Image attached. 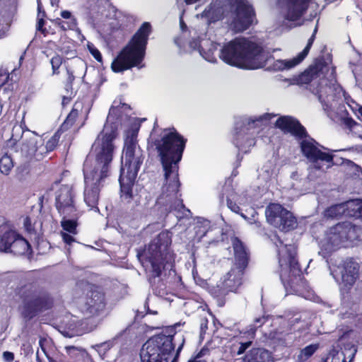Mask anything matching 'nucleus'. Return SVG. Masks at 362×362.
<instances>
[{"instance_id":"nucleus-1","label":"nucleus","mask_w":362,"mask_h":362,"mask_svg":"<svg viewBox=\"0 0 362 362\" xmlns=\"http://www.w3.org/2000/svg\"><path fill=\"white\" fill-rule=\"evenodd\" d=\"M116 109L112 107L107 117V123L92 146L95 154L93 160L88 156L83 164L84 202L95 212L99 211L98 204L103 182L109 175L110 165L113 158V140L116 137V127H110L109 122L114 119L113 114Z\"/></svg>"},{"instance_id":"nucleus-2","label":"nucleus","mask_w":362,"mask_h":362,"mask_svg":"<svg viewBox=\"0 0 362 362\" xmlns=\"http://www.w3.org/2000/svg\"><path fill=\"white\" fill-rule=\"evenodd\" d=\"M186 141L175 130L165 129L154 140L165 172V184L161 189L156 204L165 207V211L182 210L189 212L178 197V163L180 161Z\"/></svg>"},{"instance_id":"nucleus-3","label":"nucleus","mask_w":362,"mask_h":362,"mask_svg":"<svg viewBox=\"0 0 362 362\" xmlns=\"http://www.w3.org/2000/svg\"><path fill=\"white\" fill-rule=\"evenodd\" d=\"M138 132V127H132L127 131L124 139L119 181L121 197L127 202L134 198L133 187L144 160V151L137 144Z\"/></svg>"},{"instance_id":"nucleus-4","label":"nucleus","mask_w":362,"mask_h":362,"mask_svg":"<svg viewBox=\"0 0 362 362\" xmlns=\"http://www.w3.org/2000/svg\"><path fill=\"white\" fill-rule=\"evenodd\" d=\"M275 125L284 132H289L302 139L301 151L311 163V170L315 169L324 171L325 168L331 167L333 163V156L329 153V150L309 137L305 129L296 119L290 116H282L276 121Z\"/></svg>"},{"instance_id":"nucleus-5","label":"nucleus","mask_w":362,"mask_h":362,"mask_svg":"<svg viewBox=\"0 0 362 362\" xmlns=\"http://www.w3.org/2000/svg\"><path fill=\"white\" fill-rule=\"evenodd\" d=\"M219 56L226 63L245 69L262 68L269 59V54L260 45L245 37L229 42L221 49Z\"/></svg>"},{"instance_id":"nucleus-6","label":"nucleus","mask_w":362,"mask_h":362,"mask_svg":"<svg viewBox=\"0 0 362 362\" xmlns=\"http://www.w3.org/2000/svg\"><path fill=\"white\" fill-rule=\"evenodd\" d=\"M202 16L209 22L228 16L230 28L235 32H242L252 23L255 12L247 0L216 1L204 11Z\"/></svg>"},{"instance_id":"nucleus-7","label":"nucleus","mask_w":362,"mask_h":362,"mask_svg":"<svg viewBox=\"0 0 362 362\" xmlns=\"http://www.w3.org/2000/svg\"><path fill=\"white\" fill-rule=\"evenodd\" d=\"M150 33V23H144L132 40L112 62L111 68L114 72H122L132 67L141 69L144 66L141 63L145 57Z\"/></svg>"},{"instance_id":"nucleus-8","label":"nucleus","mask_w":362,"mask_h":362,"mask_svg":"<svg viewBox=\"0 0 362 362\" xmlns=\"http://www.w3.org/2000/svg\"><path fill=\"white\" fill-rule=\"evenodd\" d=\"M329 71V67L322 62L316 63L311 66L302 76V78H306L312 82L311 86L316 83V79L320 78L321 81L319 85L313 90V92L318 96L320 103L327 108H332L335 102L341 97L342 89L339 84L336 83L334 79V69L332 68L330 72L331 78L328 80L325 78V74Z\"/></svg>"},{"instance_id":"nucleus-9","label":"nucleus","mask_w":362,"mask_h":362,"mask_svg":"<svg viewBox=\"0 0 362 362\" xmlns=\"http://www.w3.org/2000/svg\"><path fill=\"white\" fill-rule=\"evenodd\" d=\"M171 238L168 232H161L148 245L141 255L143 266L153 277L159 276L165 264L170 263L173 255L169 246Z\"/></svg>"},{"instance_id":"nucleus-10","label":"nucleus","mask_w":362,"mask_h":362,"mask_svg":"<svg viewBox=\"0 0 362 362\" xmlns=\"http://www.w3.org/2000/svg\"><path fill=\"white\" fill-rule=\"evenodd\" d=\"M173 335L160 334L151 337L142 346L140 351L141 362H176L179 353L182 349L185 338L178 334L181 344L173 356Z\"/></svg>"},{"instance_id":"nucleus-11","label":"nucleus","mask_w":362,"mask_h":362,"mask_svg":"<svg viewBox=\"0 0 362 362\" xmlns=\"http://www.w3.org/2000/svg\"><path fill=\"white\" fill-rule=\"evenodd\" d=\"M275 115L265 113L254 118H248L241 123H237L234 144L240 151L247 153L255 144V136L262 125L267 124Z\"/></svg>"},{"instance_id":"nucleus-12","label":"nucleus","mask_w":362,"mask_h":362,"mask_svg":"<svg viewBox=\"0 0 362 362\" xmlns=\"http://www.w3.org/2000/svg\"><path fill=\"white\" fill-rule=\"evenodd\" d=\"M279 263L281 267L280 277L284 284L286 282L298 294L302 293L296 288V281L300 280L301 269L296 259V248L293 245H284L279 240Z\"/></svg>"},{"instance_id":"nucleus-13","label":"nucleus","mask_w":362,"mask_h":362,"mask_svg":"<svg viewBox=\"0 0 362 362\" xmlns=\"http://www.w3.org/2000/svg\"><path fill=\"white\" fill-rule=\"evenodd\" d=\"M357 237L356 227L349 222L339 223L330 228L320 242V251L323 257L328 255L341 247L345 246L348 241H352Z\"/></svg>"},{"instance_id":"nucleus-14","label":"nucleus","mask_w":362,"mask_h":362,"mask_svg":"<svg viewBox=\"0 0 362 362\" xmlns=\"http://www.w3.org/2000/svg\"><path fill=\"white\" fill-rule=\"evenodd\" d=\"M235 255L234 267L228 272L223 281V286L229 291H235L242 284L243 270L248 263V253L243 243L238 238L232 239Z\"/></svg>"},{"instance_id":"nucleus-15","label":"nucleus","mask_w":362,"mask_h":362,"mask_svg":"<svg viewBox=\"0 0 362 362\" xmlns=\"http://www.w3.org/2000/svg\"><path fill=\"white\" fill-rule=\"evenodd\" d=\"M0 233H3L0 239V251L10 252L16 255H23L28 251V242L19 235L2 216H0Z\"/></svg>"},{"instance_id":"nucleus-16","label":"nucleus","mask_w":362,"mask_h":362,"mask_svg":"<svg viewBox=\"0 0 362 362\" xmlns=\"http://www.w3.org/2000/svg\"><path fill=\"white\" fill-rule=\"evenodd\" d=\"M19 296L22 299L25 315L30 318L37 312L49 307L47 296L37 291L33 285L22 287L19 291Z\"/></svg>"},{"instance_id":"nucleus-17","label":"nucleus","mask_w":362,"mask_h":362,"mask_svg":"<svg viewBox=\"0 0 362 362\" xmlns=\"http://www.w3.org/2000/svg\"><path fill=\"white\" fill-rule=\"evenodd\" d=\"M268 223L281 231H289L296 226V219L292 213L279 204H271L266 209Z\"/></svg>"},{"instance_id":"nucleus-18","label":"nucleus","mask_w":362,"mask_h":362,"mask_svg":"<svg viewBox=\"0 0 362 362\" xmlns=\"http://www.w3.org/2000/svg\"><path fill=\"white\" fill-rule=\"evenodd\" d=\"M206 26L202 25L198 29L193 28L190 33H193V40L189 42V47L192 49H198L199 54L207 62L214 63L216 62L214 52L218 49V45L206 37Z\"/></svg>"},{"instance_id":"nucleus-19","label":"nucleus","mask_w":362,"mask_h":362,"mask_svg":"<svg viewBox=\"0 0 362 362\" xmlns=\"http://www.w3.org/2000/svg\"><path fill=\"white\" fill-rule=\"evenodd\" d=\"M56 207L61 216L75 217L78 214L74 194L69 185H61L56 192Z\"/></svg>"},{"instance_id":"nucleus-20","label":"nucleus","mask_w":362,"mask_h":362,"mask_svg":"<svg viewBox=\"0 0 362 362\" xmlns=\"http://www.w3.org/2000/svg\"><path fill=\"white\" fill-rule=\"evenodd\" d=\"M310 0H277V7L285 20L297 21L306 12Z\"/></svg>"},{"instance_id":"nucleus-21","label":"nucleus","mask_w":362,"mask_h":362,"mask_svg":"<svg viewBox=\"0 0 362 362\" xmlns=\"http://www.w3.org/2000/svg\"><path fill=\"white\" fill-rule=\"evenodd\" d=\"M42 144V137L34 133H28L22 137L21 144V152L23 156L36 160L42 158V155H40V147Z\"/></svg>"},{"instance_id":"nucleus-22","label":"nucleus","mask_w":362,"mask_h":362,"mask_svg":"<svg viewBox=\"0 0 362 362\" xmlns=\"http://www.w3.org/2000/svg\"><path fill=\"white\" fill-rule=\"evenodd\" d=\"M358 264L351 259H348L343 261L334 272L340 274L341 282L345 286L351 287L358 277Z\"/></svg>"},{"instance_id":"nucleus-23","label":"nucleus","mask_w":362,"mask_h":362,"mask_svg":"<svg viewBox=\"0 0 362 362\" xmlns=\"http://www.w3.org/2000/svg\"><path fill=\"white\" fill-rule=\"evenodd\" d=\"M316 32H317V27H315L312 36L308 40L306 47L297 57H296L293 59H291L276 60L273 64L274 70H275V71L288 70V69L293 68L298 64H300L305 59V57L308 55L309 50H310V49L313 43V41L315 40Z\"/></svg>"},{"instance_id":"nucleus-24","label":"nucleus","mask_w":362,"mask_h":362,"mask_svg":"<svg viewBox=\"0 0 362 362\" xmlns=\"http://www.w3.org/2000/svg\"><path fill=\"white\" fill-rule=\"evenodd\" d=\"M17 151V142L11 138L8 140L0 157V172L6 175H9L14 167L11 153Z\"/></svg>"},{"instance_id":"nucleus-25","label":"nucleus","mask_w":362,"mask_h":362,"mask_svg":"<svg viewBox=\"0 0 362 362\" xmlns=\"http://www.w3.org/2000/svg\"><path fill=\"white\" fill-rule=\"evenodd\" d=\"M86 306L89 314H99L105 307L104 293L97 290L90 291L87 296Z\"/></svg>"},{"instance_id":"nucleus-26","label":"nucleus","mask_w":362,"mask_h":362,"mask_svg":"<svg viewBox=\"0 0 362 362\" xmlns=\"http://www.w3.org/2000/svg\"><path fill=\"white\" fill-rule=\"evenodd\" d=\"M356 349L352 346L344 350H332L326 358L325 362H351L355 354Z\"/></svg>"},{"instance_id":"nucleus-27","label":"nucleus","mask_w":362,"mask_h":362,"mask_svg":"<svg viewBox=\"0 0 362 362\" xmlns=\"http://www.w3.org/2000/svg\"><path fill=\"white\" fill-rule=\"evenodd\" d=\"M250 199L245 194H237L232 192L227 195V205L228 207L235 213H239V205H247L250 203Z\"/></svg>"},{"instance_id":"nucleus-28","label":"nucleus","mask_w":362,"mask_h":362,"mask_svg":"<svg viewBox=\"0 0 362 362\" xmlns=\"http://www.w3.org/2000/svg\"><path fill=\"white\" fill-rule=\"evenodd\" d=\"M245 362H272L271 354L264 349H252L245 356Z\"/></svg>"},{"instance_id":"nucleus-29","label":"nucleus","mask_w":362,"mask_h":362,"mask_svg":"<svg viewBox=\"0 0 362 362\" xmlns=\"http://www.w3.org/2000/svg\"><path fill=\"white\" fill-rule=\"evenodd\" d=\"M344 216L349 217L362 216V200L352 199L343 203Z\"/></svg>"},{"instance_id":"nucleus-30","label":"nucleus","mask_w":362,"mask_h":362,"mask_svg":"<svg viewBox=\"0 0 362 362\" xmlns=\"http://www.w3.org/2000/svg\"><path fill=\"white\" fill-rule=\"evenodd\" d=\"M82 107L83 105L81 103H75L71 111L66 117V119H65L64 123L62 124L61 129L66 130L74 124L76 119L78 117L79 115V112H81L82 110Z\"/></svg>"},{"instance_id":"nucleus-31","label":"nucleus","mask_w":362,"mask_h":362,"mask_svg":"<svg viewBox=\"0 0 362 362\" xmlns=\"http://www.w3.org/2000/svg\"><path fill=\"white\" fill-rule=\"evenodd\" d=\"M59 139V136L57 133L54 134L45 145L44 140L42 139V144L40 147L39 151L40 155H42V157L47 153L53 151L57 146Z\"/></svg>"},{"instance_id":"nucleus-32","label":"nucleus","mask_w":362,"mask_h":362,"mask_svg":"<svg viewBox=\"0 0 362 362\" xmlns=\"http://www.w3.org/2000/svg\"><path fill=\"white\" fill-rule=\"evenodd\" d=\"M62 216V220L61 222L62 227L63 228V230H65L67 233H69L72 235H76L77 233L76 231V226L77 223L76 221V218L78 216V214L76 216L72 217V216Z\"/></svg>"},{"instance_id":"nucleus-33","label":"nucleus","mask_w":362,"mask_h":362,"mask_svg":"<svg viewBox=\"0 0 362 362\" xmlns=\"http://www.w3.org/2000/svg\"><path fill=\"white\" fill-rule=\"evenodd\" d=\"M344 216V209L343 206V203L339 204H336L330 206L324 212V216L326 218H337L339 216Z\"/></svg>"},{"instance_id":"nucleus-34","label":"nucleus","mask_w":362,"mask_h":362,"mask_svg":"<svg viewBox=\"0 0 362 362\" xmlns=\"http://www.w3.org/2000/svg\"><path fill=\"white\" fill-rule=\"evenodd\" d=\"M317 344H310L301 349L298 356V360L300 362L308 360L318 349Z\"/></svg>"},{"instance_id":"nucleus-35","label":"nucleus","mask_w":362,"mask_h":362,"mask_svg":"<svg viewBox=\"0 0 362 362\" xmlns=\"http://www.w3.org/2000/svg\"><path fill=\"white\" fill-rule=\"evenodd\" d=\"M259 172L260 177L267 182L270 180L274 175V172H275L274 165L272 162L269 161L262 166Z\"/></svg>"},{"instance_id":"nucleus-36","label":"nucleus","mask_w":362,"mask_h":362,"mask_svg":"<svg viewBox=\"0 0 362 362\" xmlns=\"http://www.w3.org/2000/svg\"><path fill=\"white\" fill-rule=\"evenodd\" d=\"M55 24L59 26L63 30H74L76 27V20L71 19L68 21H64L60 18L54 20Z\"/></svg>"},{"instance_id":"nucleus-37","label":"nucleus","mask_w":362,"mask_h":362,"mask_svg":"<svg viewBox=\"0 0 362 362\" xmlns=\"http://www.w3.org/2000/svg\"><path fill=\"white\" fill-rule=\"evenodd\" d=\"M50 62L52 64L53 74H58V72L57 71L58 70V69L59 68L61 64H62V58L59 55H55L51 59Z\"/></svg>"},{"instance_id":"nucleus-38","label":"nucleus","mask_w":362,"mask_h":362,"mask_svg":"<svg viewBox=\"0 0 362 362\" xmlns=\"http://www.w3.org/2000/svg\"><path fill=\"white\" fill-rule=\"evenodd\" d=\"M252 344L251 341H247L245 342H240L239 346L238 347V350L236 351L237 355L243 354L247 349H248Z\"/></svg>"},{"instance_id":"nucleus-39","label":"nucleus","mask_w":362,"mask_h":362,"mask_svg":"<svg viewBox=\"0 0 362 362\" xmlns=\"http://www.w3.org/2000/svg\"><path fill=\"white\" fill-rule=\"evenodd\" d=\"M62 237L64 242L67 245H71L72 243L75 242V238L73 237L74 235L71 233H68L67 232H62Z\"/></svg>"},{"instance_id":"nucleus-40","label":"nucleus","mask_w":362,"mask_h":362,"mask_svg":"<svg viewBox=\"0 0 362 362\" xmlns=\"http://www.w3.org/2000/svg\"><path fill=\"white\" fill-rule=\"evenodd\" d=\"M207 351V349H202L193 358L189 360L188 362H206L202 358Z\"/></svg>"},{"instance_id":"nucleus-41","label":"nucleus","mask_w":362,"mask_h":362,"mask_svg":"<svg viewBox=\"0 0 362 362\" xmlns=\"http://www.w3.org/2000/svg\"><path fill=\"white\" fill-rule=\"evenodd\" d=\"M8 28V23H6L4 21L0 20V38L3 37L6 35Z\"/></svg>"},{"instance_id":"nucleus-42","label":"nucleus","mask_w":362,"mask_h":362,"mask_svg":"<svg viewBox=\"0 0 362 362\" xmlns=\"http://www.w3.org/2000/svg\"><path fill=\"white\" fill-rule=\"evenodd\" d=\"M88 48H89V50H90V53L93 56V57L97 61L101 62L102 61V56H101V54L99 52V50L97 49L96 48L93 47H91V46H88Z\"/></svg>"},{"instance_id":"nucleus-43","label":"nucleus","mask_w":362,"mask_h":362,"mask_svg":"<svg viewBox=\"0 0 362 362\" xmlns=\"http://www.w3.org/2000/svg\"><path fill=\"white\" fill-rule=\"evenodd\" d=\"M45 17H37V30L41 31L42 33L45 34V30L43 28V25L45 24L44 21Z\"/></svg>"},{"instance_id":"nucleus-44","label":"nucleus","mask_w":362,"mask_h":362,"mask_svg":"<svg viewBox=\"0 0 362 362\" xmlns=\"http://www.w3.org/2000/svg\"><path fill=\"white\" fill-rule=\"evenodd\" d=\"M37 17H45L46 13L43 8L41 0H37Z\"/></svg>"},{"instance_id":"nucleus-45","label":"nucleus","mask_w":362,"mask_h":362,"mask_svg":"<svg viewBox=\"0 0 362 362\" xmlns=\"http://www.w3.org/2000/svg\"><path fill=\"white\" fill-rule=\"evenodd\" d=\"M208 329V320L206 318H202L200 321L201 333H204Z\"/></svg>"},{"instance_id":"nucleus-46","label":"nucleus","mask_w":362,"mask_h":362,"mask_svg":"<svg viewBox=\"0 0 362 362\" xmlns=\"http://www.w3.org/2000/svg\"><path fill=\"white\" fill-rule=\"evenodd\" d=\"M60 15L62 18L67 19L68 21H70L71 19H76L72 16L71 13L69 11H63L61 12Z\"/></svg>"},{"instance_id":"nucleus-47","label":"nucleus","mask_w":362,"mask_h":362,"mask_svg":"<svg viewBox=\"0 0 362 362\" xmlns=\"http://www.w3.org/2000/svg\"><path fill=\"white\" fill-rule=\"evenodd\" d=\"M265 320H266V318L264 316L261 317L256 318L255 320V326L257 327L262 326V325H263L265 322Z\"/></svg>"},{"instance_id":"nucleus-48","label":"nucleus","mask_w":362,"mask_h":362,"mask_svg":"<svg viewBox=\"0 0 362 362\" xmlns=\"http://www.w3.org/2000/svg\"><path fill=\"white\" fill-rule=\"evenodd\" d=\"M3 356H4V359L8 362L13 361V358H14L13 354L11 352H8V351H5L3 354Z\"/></svg>"},{"instance_id":"nucleus-49","label":"nucleus","mask_w":362,"mask_h":362,"mask_svg":"<svg viewBox=\"0 0 362 362\" xmlns=\"http://www.w3.org/2000/svg\"><path fill=\"white\" fill-rule=\"evenodd\" d=\"M28 174V172H17V177L19 180H23L25 178L26 175Z\"/></svg>"},{"instance_id":"nucleus-50","label":"nucleus","mask_w":362,"mask_h":362,"mask_svg":"<svg viewBox=\"0 0 362 362\" xmlns=\"http://www.w3.org/2000/svg\"><path fill=\"white\" fill-rule=\"evenodd\" d=\"M2 2L6 4L8 3L9 5H15L16 0H1Z\"/></svg>"},{"instance_id":"nucleus-51","label":"nucleus","mask_w":362,"mask_h":362,"mask_svg":"<svg viewBox=\"0 0 362 362\" xmlns=\"http://www.w3.org/2000/svg\"><path fill=\"white\" fill-rule=\"evenodd\" d=\"M66 54H69L70 57H74L75 55V52L74 50L70 51H63Z\"/></svg>"},{"instance_id":"nucleus-52","label":"nucleus","mask_w":362,"mask_h":362,"mask_svg":"<svg viewBox=\"0 0 362 362\" xmlns=\"http://www.w3.org/2000/svg\"><path fill=\"white\" fill-rule=\"evenodd\" d=\"M67 72H68V74H69L68 80L69 81L70 83H71L72 81L74 79V76H73L72 74L69 73V71H67Z\"/></svg>"},{"instance_id":"nucleus-53","label":"nucleus","mask_w":362,"mask_h":362,"mask_svg":"<svg viewBox=\"0 0 362 362\" xmlns=\"http://www.w3.org/2000/svg\"><path fill=\"white\" fill-rule=\"evenodd\" d=\"M59 2V0H50V4L52 6H57Z\"/></svg>"},{"instance_id":"nucleus-54","label":"nucleus","mask_w":362,"mask_h":362,"mask_svg":"<svg viewBox=\"0 0 362 362\" xmlns=\"http://www.w3.org/2000/svg\"><path fill=\"white\" fill-rule=\"evenodd\" d=\"M294 172L295 173H292V175H291V177H293V178H296V177L298 176V175L297 173L298 171H294Z\"/></svg>"},{"instance_id":"nucleus-55","label":"nucleus","mask_w":362,"mask_h":362,"mask_svg":"<svg viewBox=\"0 0 362 362\" xmlns=\"http://www.w3.org/2000/svg\"><path fill=\"white\" fill-rule=\"evenodd\" d=\"M180 27H181V29L183 30L184 29V27H185V25L184 24V23L182 22V21H180Z\"/></svg>"},{"instance_id":"nucleus-56","label":"nucleus","mask_w":362,"mask_h":362,"mask_svg":"<svg viewBox=\"0 0 362 362\" xmlns=\"http://www.w3.org/2000/svg\"><path fill=\"white\" fill-rule=\"evenodd\" d=\"M358 113L362 117V107H360L358 109Z\"/></svg>"},{"instance_id":"nucleus-57","label":"nucleus","mask_w":362,"mask_h":362,"mask_svg":"<svg viewBox=\"0 0 362 362\" xmlns=\"http://www.w3.org/2000/svg\"><path fill=\"white\" fill-rule=\"evenodd\" d=\"M6 239L7 240L6 242H8V243H11L12 244V240H11L10 238H6Z\"/></svg>"},{"instance_id":"nucleus-58","label":"nucleus","mask_w":362,"mask_h":362,"mask_svg":"<svg viewBox=\"0 0 362 362\" xmlns=\"http://www.w3.org/2000/svg\"><path fill=\"white\" fill-rule=\"evenodd\" d=\"M332 274L333 275L334 278L338 281L336 275L334 274V272H332Z\"/></svg>"},{"instance_id":"nucleus-59","label":"nucleus","mask_w":362,"mask_h":362,"mask_svg":"<svg viewBox=\"0 0 362 362\" xmlns=\"http://www.w3.org/2000/svg\"><path fill=\"white\" fill-rule=\"evenodd\" d=\"M175 43H176L178 46H180V45L178 43L177 40H175Z\"/></svg>"},{"instance_id":"nucleus-60","label":"nucleus","mask_w":362,"mask_h":362,"mask_svg":"<svg viewBox=\"0 0 362 362\" xmlns=\"http://www.w3.org/2000/svg\"><path fill=\"white\" fill-rule=\"evenodd\" d=\"M242 217H243L244 218H246L245 216L243 215V214H241Z\"/></svg>"}]
</instances>
